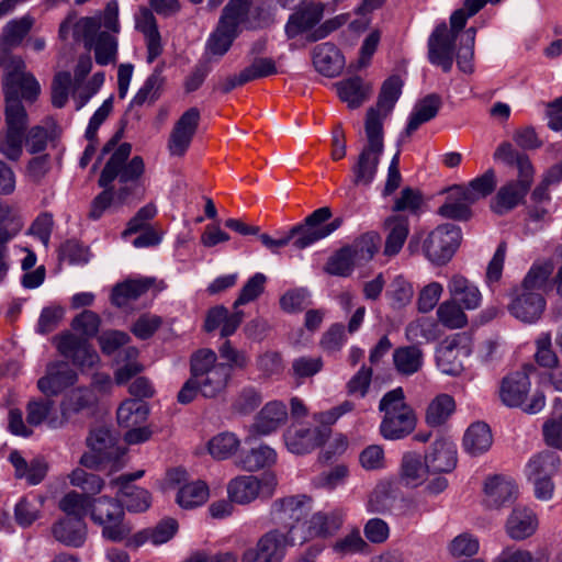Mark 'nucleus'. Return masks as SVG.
<instances>
[{
  "label": "nucleus",
  "instance_id": "63",
  "mask_svg": "<svg viewBox=\"0 0 562 562\" xmlns=\"http://www.w3.org/2000/svg\"><path fill=\"white\" fill-rule=\"evenodd\" d=\"M476 31L474 27H469L461 40L459 50L457 53V65L464 74H472L474 70V44Z\"/></svg>",
  "mask_w": 562,
  "mask_h": 562
},
{
  "label": "nucleus",
  "instance_id": "27",
  "mask_svg": "<svg viewBox=\"0 0 562 562\" xmlns=\"http://www.w3.org/2000/svg\"><path fill=\"white\" fill-rule=\"evenodd\" d=\"M327 438L326 430L319 428L289 429L284 434L285 446L292 453L305 454L323 445Z\"/></svg>",
  "mask_w": 562,
  "mask_h": 562
},
{
  "label": "nucleus",
  "instance_id": "5",
  "mask_svg": "<svg viewBox=\"0 0 562 562\" xmlns=\"http://www.w3.org/2000/svg\"><path fill=\"white\" fill-rule=\"evenodd\" d=\"M379 409L384 413L380 425L383 438L400 440L414 431L417 417L411 405L405 402L402 387L386 392L379 403Z\"/></svg>",
  "mask_w": 562,
  "mask_h": 562
},
{
  "label": "nucleus",
  "instance_id": "2",
  "mask_svg": "<svg viewBox=\"0 0 562 562\" xmlns=\"http://www.w3.org/2000/svg\"><path fill=\"white\" fill-rule=\"evenodd\" d=\"M493 158L507 166H515L518 170V179L501 187L492 201L493 212L504 215L524 201L532 184L535 169L529 157L517 151L508 142L502 143L496 148Z\"/></svg>",
  "mask_w": 562,
  "mask_h": 562
},
{
  "label": "nucleus",
  "instance_id": "22",
  "mask_svg": "<svg viewBox=\"0 0 562 562\" xmlns=\"http://www.w3.org/2000/svg\"><path fill=\"white\" fill-rule=\"evenodd\" d=\"M76 381L77 373L70 366L67 362L57 361L47 366L46 374L37 381V387L46 396H53L74 385Z\"/></svg>",
  "mask_w": 562,
  "mask_h": 562
},
{
  "label": "nucleus",
  "instance_id": "53",
  "mask_svg": "<svg viewBox=\"0 0 562 562\" xmlns=\"http://www.w3.org/2000/svg\"><path fill=\"white\" fill-rule=\"evenodd\" d=\"M277 460L276 451L269 446L262 445L252 448L239 458V465L247 471H257L273 464Z\"/></svg>",
  "mask_w": 562,
  "mask_h": 562
},
{
  "label": "nucleus",
  "instance_id": "57",
  "mask_svg": "<svg viewBox=\"0 0 562 562\" xmlns=\"http://www.w3.org/2000/svg\"><path fill=\"white\" fill-rule=\"evenodd\" d=\"M560 467V458L555 452L544 451L537 454L527 465L528 477H551Z\"/></svg>",
  "mask_w": 562,
  "mask_h": 562
},
{
  "label": "nucleus",
  "instance_id": "51",
  "mask_svg": "<svg viewBox=\"0 0 562 562\" xmlns=\"http://www.w3.org/2000/svg\"><path fill=\"white\" fill-rule=\"evenodd\" d=\"M149 413L148 405L138 400H126L116 412L117 422L121 426L133 427L146 420Z\"/></svg>",
  "mask_w": 562,
  "mask_h": 562
},
{
  "label": "nucleus",
  "instance_id": "25",
  "mask_svg": "<svg viewBox=\"0 0 562 562\" xmlns=\"http://www.w3.org/2000/svg\"><path fill=\"white\" fill-rule=\"evenodd\" d=\"M94 402L95 397L92 391L81 387L72 390L60 404V417L50 419V429L65 427L74 415L89 408Z\"/></svg>",
  "mask_w": 562,
  "mask_h": 562
},
{
  "label": "nucleus",
  "instance_id": "30",
  "mask_svg": "<svg viewBox=\"0 0 562 562\" xmlns=\"http://www.w3.org/2000/svg\"><path fill=\"white\" fill-rule=\"evenodd\" d=\"M243 319V311L234 310L229 313L225 306L216 305L207 311L204 329L211 333L221 327V337L226 338L237 330Z\"/></svg>",
  "mask_w": 562,
  "mask_h": 562
},
{
  "label": "nucleus",
  "instance_id": "52",
  "mask_svg": "<svg viewBox=\"0 0 562 562\" xmlns=\"http://www.w3.org/2000/svg\"><path fill=\"white\" fill-rule=\"evenodd\" d=\"M553 270L554 263L552 260L548 259L537 261L531 266L530 270L524 278L520 286L518 288L526 291L540 292V290H542L543 286L546 285Z\"/></svg>",
  "mask_w": 562,
  "mask_h": 562
},
{
  "label": "nucleus",
  "instance_id": "9",
  "mask_svg": "<svg viewBox=\"0 0 562 562\" xmlns=\"http://www.w3.org/2000/svg\"><path fill=\"white\" fill-rule=\"evenodd\" d=\"M91 520L102 527V537L112 542H122L130 537L133 527L125 520L121 499L109 496L94 498Z\"/></svg>",
  "mask_w": 562,
  "mask_h": 562
},
{
  "label": "nucleus",
  "instance_id": "24",
  "mask_svg": "<svg viewBox=\"0 0 562 562\" xmlns=\"http://www.w3.org/2000/svg\"><path fill=\"white\" fill-rule=\"evenodd\" d=\"M425 459L429 473H449L458 462L457 448L447 439L435 440L425 454Z\"/></svg>",
  "mask_w": 562,
  "mask_h": 562
},
{
  "label": "nucleus",
  "instance_id": "35",
  "mask_svg": "<svg viewBox=\"0 0 562 562\" xmlns=\"http://www.w3.org/2000/svg\"><path fill=\"white\" fill-rule=\"evenodd\" d=\"M442 105L441 97L437 93H429L420 99L414 106L404 134L408 137L418 127L435 119Z\"/></svg>",
  "mask_w": 562,
  "mask_h": 562
},
{
  "label": "nucleus",
  "instance_id": "64",
  "mask_svg": "<svg viewBox=\"0 0 562 562\" xmlns=\"http://www.w3.org/2000/svg\"><path fill=\"white\" fill-rule=\"evenodd\" d=\"M87 445L93 452L101 453L110 460L114 456L115 438L106 428H97L92 430L87 438Z\"/></svg>",
  "mask_w": 562,
  "mask_h": 562
},
{
  "label": "nucleus",
  "instance_id": "3",
  "mask_svg": "<svg viewBox=\"0 0 562 562\" xmlns=\"http://www.w3.org/2000/svg\"><path fill=\"white\" fill-rule=\"evenodd\" d=\"M15 87L10 85L4 93V127L0 132V155L10 161H19L22 157L29 127V115L21 101L23 98L16 93Z\"/></svg>",
  "mask_w": 562,
  "mask_h": 562
},
{
  "label": "nucleus",
  "instance_id": "21",
  "mask_svg": "<svg viewBox=\"0 0 562 562\" xmlns=\"http://www.w3.org/2000/svg\"><path fill=\"white\" fill-rule=\"evenodd\" d=\"M57 339V349L66 358L79 368L90 369L99 362V356L82 337L71 333H65Z\"/></svg>",
  "mask_w": 562,
  "mask_h": 562
},
{
  "label": "nucleus",
  "instance_id": "20",
  "mask_svg": "<svg viewBox=\"0 0 562 562\" xmlns=\"http://www.w3.org/2000/svg\"><path fill=\"white\" fill-rule=\"evenodd\" d=\"M201 114L198 108L188 109L175 123L168 140L171 156L182 157L195 135Z\"/></svg>",
  "mask_w": 562,
  "mask_h": 562
},
{
  "label": "nucleus",
  "instance_id": "26",
  "mask_svg": "<svg viewBox=\"0 0 562 562\" xmlns=\"http://www.w3.org/2000/svg\"><path fill=\"white\" fill-rule=\"evenodd\" d=\"M288 420V409L280 401L268 402L257 414L251 430L260 436L274 432Z\"/></svg>",
  "mask_w": 562,
  "mask_h": 562
},
{
  "label": "nucleus",
  "instance_id": "40",
  "mask_svg": "<svg viewBox=\"0 0 562 562\" xmlns=\"http://www.w3.org/2000/svg\"><path fill=\"white\" fill-rule=\"evenodd\" d=\"M153 284L154 280L150 278L126 280L119 283L112 290V303L119 307H123L131 301H135L145 294Z\"/></svg>",
  "mask_w": 562,
  "mask_h": 562
},
{
  "label": "nucleus",
  "instance_id": "46",
  "mask_svg": "<svg viewBox=\"0 0 562 562\" xmlns=\"http://www.w3.org/2000/svg\"><path fill=\"white\" fill-rule=\"evenodd\" d=\"M456 409V403L451 395L439 394L429 404L426 411V423L431 427L445 424Z\"/></svg>",
  "mask_w": 562,
  "mask_h": 562
},
{
  "label": "nucleus",
  "instance_id": "11",
  "mask_svg": "<svg viewBox=\"0 0 562 562\" xmlns=\"http://www.w3.org/2000/svg\"><path fill=\"white\" fill-rule=\"evenodd\" d=\"M0 65L3 66L8 74L3 79V92L10 85L16 86V93L29 102H34L40 94L41 87L33 75L25 72V64L21 57L13 56L10 52H0Z\"/></svg>",
  "mask_w": 562,
  "mask_h": 562
},
{
  "label": "nucleus",
  "instance_id": "7",
  "mask_svg": "<svg viewBox=\"0 0 562 562\" xmlns=\"http://www.w3.org/2000/svg\"><path fill=\"white\" fill-rule=\"evenodd\" d=\"M364 131L367 144L351 167V181L356 187H369L373 182L384 150V131L380 121L373 116V111L370 112L369 120H366Z\"/></svg>",
  "mask_w": 562,
  "mask_h": 562
},
{
  "label": "nucleus",
  "instance_id": "49",
  "mask_svg": "<svg viewBox=\"0 0 562 562\" xmlns=\"http://www.w3.org/2000/svg\"><path fill=\"white\" fill-rule=\"evenodd\" d=\"M381 245V236L376 232H367L347 245L358 265L370 261L378 252Z\"/></svg>",
  "mask_w": 562,
  "mask_h": 562
},
{
  "label": "nucleus",
  "instance_id": "56",
  "mask_svg": "<svg viewBox=\"0 0 562 562\" xmlns=\"http://www.w3.org/2000/svg\"><path fill=\"white\" fill-rule=\"evenodd\" d=\"M358 263L347 246L335 251L327 260L324 271L331 276L349 277Z\"/></svg>",
  "mask_w": 562,
  "mask_h": 562
},
{
  "label": "nucleus",
  "instance_id": "48",
  "mask_svg": "<svg viewBox=\"0 0 562 562\" xmlns=\"http://www.w3.org/2000/svg\"><path fill=\"white\" fill-rule=\"evenodd\" d=\"M94 497L71 491L59 501V508L71 519L85 520L88 512L91 513Z\"/></svg>",
  "mask_w": 562,
  "mask_h": 562
},
{
  "label": "nucleus",
  "instance_id": "36",
  "mask_svg": "<svg viewBox=\"0 0 562 562\" xmlns=\"http://www.w3.org/2000/svg\"><path fill=\"white\" fill-rule=\"evenodd\" d=\"M136 29L145 36L147 61L151 64L162 53L161 36L151 11L144 9L136 20Z\"/></svg>",
  "mask_w": 562,
  "mask_h": 562
},
{
  "label": "nucleus",
  "instance_id": "15",
  "mask_svg": "<svg viewBox=\"0 0 562 562\" xmlns=\"http://www.w3.org/2000/svg\"><path fill=\"white\" fill-rule=\"evenodd\" d=\"M313 509L312 497L301 494L276 499L271 506V518L277 525L292 530Z\"/></svg>",
  "mask_w": 562,
  "mask_h": 562
},
{
  "label": "nucleus",
  "instance_id": "4",
  "mask_svg": "<svg viewBox=\"0 0 562 562\" xmlns=\"http://www.w3.org/2000/svg\"><path fill=\"white\" fill-rule=\"evenodd\" d=\"M460 241V227L446 223L437 226L425 238L422 233H415L408 241L407 250L411 255H416L422 250L431 263L442 266L451 260Z\"/></svg>",
  "mask_w": 562,
  "mask_h": 562
},
{
  "label": "nucleus",
  "instance_id": "14",
  "mask_svg": "<svg viewBox=\"0 0 562 562\" xmlns=\"http://www.w3.org/2000/svg\"><path fill=\"white\" fill-rule=\"evenodd\" d=\"M330 217V207L323 206L315 210L301 223L303 236L293 240V247L304 249L337 231L342 225L344 218L339 216L326 224Z\"/></svg>",
  "mask_w": 562,
  "mask_h": 562
},
{
  "label": "nucleus",
  "instance_id": "44",
  "mask_svg": "<svg viewBox=\"0 0 562 562\" xmlns=\"http://www.w3.org/2000/svg\"><path fill=\"white\" fill-rule=\"evenodd\" d=\"M33 22V19L27 15L10 21L0 36V52H10L13 47L19 46L31 31Z\"/></svg>",
  "mask_w": 562,
  "mask_h": 562
},
{
  "label": "nucleus",
  "instance_id": "19",
  "mask_svg": "<svg viewBox=\"0 0 562 562\" xmlns=\"http://www.w3.org/2000/svg\"><path fill=\"white\" fill-rule=\"evenodd\" d=\"M510 297L508 311L515 318L526 324H533L541 318L546 310V300L541 292L516 288Z\"/></svg>",
  "mask_w": 562,
  "mask_h": 562
},
{
  "label": "nucleus",
  "instance_id": "31",
  "mask_svg": "<svg viewBox=\"0 0 562 562\" xmlns=\"http://www.w3.org/2000/svg\"><path fill=\"white\" fill-rule=\"evenodd\" d=\"M402 86L403 82L398 76L387 78L382 85L375 106L368 110L366 120H369L370 112L373 111V116L380 121L383 127L384 120L392 112L402 93Z\"/></svg>",
  "mask_w": 562,
  "mask_h": 562
},
{
  "label": "nucleus",
  "instance_id": "43",
  "mask_svg": "<svg viewBox=\"0 0 562 562\" xmlns=\"http://www.w3.org/2000/svg\"><path fill=\"white\" fill-rule=\"evenodd\" d=\"M448 290L467 310H474L481 304L482 296L479 289L463 276H453L449 281Z\"/></svg>",
  "mask_w": 562,
  "mask_h": 562
},
{
  "label": "nucleus",
  "instance_id": "54",
  "mask_svg": "<svg viewBox=\"0 0 562 562\" xmlns=\"http://www.w3.org/2000/svg\"><path fill=\"white\" fill-rule=\"evenodd\" d=\"M117 497L131 513H143L150 507L151 497L147 490L138 486L119 487Z\"/></svg>",
  "mask_w": 562,
  "mask_h": 562
},
{
  "label": "nucleus",
  "instance_id": "18",
  "mask_svg": "<svg viewBox=\"0 0 562 562\" xmlns=\"http://www.w3.org/2000/svg\"><path fill=\"white\" fill-rule=\"evenodd\" d=\"M286 547V536L278 529L259 538L255 547L246 549L241 562H281Z\"/></svg>",
  "mask_w": 562,
  "mask_h": 562
},
{
  "label": "nucleus",
  "instance_id": "6",
  "mask_svg": "<svg viewBox=\"0 0 562 562\" xmlns=\"http://www.w3.org/2000/svg\"><path fill=\"white\" fill-rule=\"evenodd\" d=\"M190 373L205 398H215L224 393L232 378L229 367L218 362L217 355L211 349H200L191 356Z\"/></svg>",
  "mask_w": 562,
  "mask_h": 562
},
{
  "label": "nucleus",
  "instance_id": "39",
  "mask_svg": "<svg viewBox=\"0 0 562 562\" xmlns=\"http://www.w3.org/2000/svg\"><path fill=\"white\" fill-rule=\"evenodd\" d=\"M429 473L425 457L417 452L408 451L402 457L400 477L406 486L420 485Z\"/></svg>",
  "mask_w": 562,
  "mask_h": 562
},
{
  "label": "nucleus",
  "instance_id": "60",
  "mask_svg": "<svg viewBox=\"0 0 562 562\" xmlns=\"http://www.w3.org/2000/svg\"><path fill=\"white\" fill-rule=\"evenodd\" d=\"M240 441L233 432H221L209 441V452L214 459L231 458L239 448Z\"/></svg>",
  "mask_w": 562,
  "mask_h": 562
},
{
  "label": "nucleus",
  "instance_id": "10",
  "mask_svg": "<svg viewBox=\"0 0 562 562\" xmlns=\"http://www.w3.org/2000/svg\"><path fill=\"white\" fill-rule=\"evenodd\" d=\"M74 37L93 49L95 63L106 66L116 61L119 42L115 34L100 31V19H79L74 24Z\"/></svg>",
  "mask_w": 562,
  "mask_h": 562
},
{
  "label": "nucleus",
  "instance_id": "13",
  "mask_svg": "<svg viewBox=\"0 0 562 562\" xmlns=\"http://www.w3.org/2000/svg\"><path fill=\"white\" fill-rule=\"evenodd\" d=\"M277 485V479L272 474L240 475L233 479L227 485V493L232 502L248 504L258 496L270 497Z\"/></svg>",
  "mask_w": 562,
  "mask_h": 562
},
{
  "label": "nucleus",
  "instance_id": "41",
  "mask_svg": "<svg viewBox=\"0 0 562 562\" xmlns=\"http://www.w3.org/2000/svg\"><path fill=\"white\" fill-rule=\"evenodd\" d=\"M493 443L491 429L485 423H474L465 431L463 437L464 450L473 456L486 452Z\"/></svg>",
  "mask_w": 562,
  "mask_h": 562
},
{
  "label": "nucleus",
  "instance_id": "47",
  "mask_svg": "<svg viewBox=\"0 0 562 562\" xmlns=\"http://www.w3.org/2000/svg\"><path fill=\"white\" fill-rule=\"evenodd\" d=\"M496 187V176L493 169L486 170L482 176L473 179L467 188H458V191L463 194V199L470 203H475L477 200L490 195Z\"/></svg>",
  "mask_w": 562,
  "mask_h": 562
},
{
  "label": "nucleus",
  "instance_id": "17",
  "mask_svg": "<svg viewBox=\"0 0 562 562\" xmlns=\"http://www.w3.org/2000/svg\"><path fill=\"white\" fill-rule=\"evenodd\" d=\"M457 34L446 23L439 24L428 38V59L449 72L453 65Z\"/></svg>",
  "mask_w": 562,
  "mask_h": 562
},
{
  "label": "nucleus",
  "instance_id": "59",
  "mask_svg": "<svg viewBox=\"0 0 562 562\" xmlns=\"http://www.w3.org/2000/svg\"><path fill=\"white\" fill-rule=\"evenodd\" d=\"M456 196L450 194L447 201L439 207L438 213L446 218L456 221H468L472 216L470 203L463 199V194L456 188Z\"/></svg>",
  "mask_w": 562,
  "mask_h": 562
},
{
  "label": "nucleus",
  "instance_id": "45",
  "mask_svg": "<svg viewBox=\"0 0 562 562\" xmlns=\"http://www.w3.org/2000/svg\"><path fill=\"white\" fill-rule=\"evenodd\" d=\"M25 411L26 423L32 427H37L46 423L47 427L50 428V419L60 417V414H57L55 411V402L47 397L30 400Z\"/></svg>",
  "mask_w": 562,
  "mask_h": 562
},
{
  "label": "nucleus",
  "instance_id": "8",
  "mask_svg": "<svg viewBox=\"0 0 562 562\" xmlns=\"http://www.w3.org/2000/svg\"><path fill=\"white\" fill-rule=\"evenodd\" d=\"M536 371L531 363H525L519 370L505 375L499 385V398L507 407H522L524 412L528 414H536L540 412L546 404L544 395L536 392L528 404L526 403L530 392V374Z\"/></svg>",
  "mask_w": 562,
  "mask_h": 562
},
{
  "label": "nucleus",
  "instance_id": "34",
  "mask_svg": "<svg viewBox=\"0 0 562 562\" xmlns=\"http://www.w3.org/2000/svg\"><path fill=\"white\" fill-rule=\"evenodd\" d=\"M313 64L319 74L335 77L344 68V57L334 44L323 43L313 50Z\"/></svg>",
  "mask_w": 562,
  "mask_h": 562
},
{
  "label": "nucleus",
  "instance_id": "50",
  "mask_svg": "<svg viewBox=\"0 0 562 562\" xmlns=\"http://www.w3.org/2000/svg\"><path fill=\"white\" fill-rule=\"evenodd\" d=\"M239 33L240 31H236V29H233L218 20L215 30L207 41V50L212 55H225L229 50L233 42L237 38Z\"/></svg>",
  "mask_w": 562,
  "mask_h": 562
},
{
  "label": "nucleus",
  "instance_id": "55",
  "mask_svg": "<svg viewBox=\"0 0 562 562\" xmlns=\"http://www.w3.org/2000/svg\"><path fill=\"white\" fill-rule=\"evenodd\" d=\"M397 502V495L390 483H380L373 490L368 507L369 510L376 514H387L394 508Z\"/></svg>",
  "mask_w": 562,
  "mask_h": 562
},
{
  "label": "nucleus",
  "instance_id": "23",
  "mask_svg": "<svg viewBox=\"0 0 562 562\" xmlns=\"http://www.w3.org/2000/svg\"><path fill=\"white\" fill-rule=\"evenodd\" d=\"M484 492L485 505L490 508L499 509L515 502L518 488L513 480L495 475L485 482Z\"/></svg>",
  "mask_w": 562,
  "mask_h": 562
},
{
  "label": "nucleus",
  "instance_id": "58",
  "mask_svg": "<svg viewBox=\"0 0 562 562\" xmlns=\"http://www.w3.org/2000/svg\"><path fill=\"white\" fill-rule=\"evenodd\" d=\"M207 498L209 488L206 484L201 481L183 485L177 494L178 504L187 509L203 505Z\"/></svg>",
  "mask_w": 562,
  "mask_h": 562
},
{
  "label": "nucleus",
  "instance_id": "29",
  "mask_svg": "<svg viewBox=\"0 0 562 562\" xmlns=\"http://www.w3.org/2000/svg\"><path fill=\"white\" fill-rule=\"evenodd\" d=\"M324 5L308 2L296 12L292 13L285 25V34L289 38L312 30L323 18Z\"/></svg>",
  "mask_w": 562,
  "mask_h": 562
},
{
  "label": "nucleus",
  "instance_id": "37",
  "mask_svg": "<svg viewBox=\"0 0 562 562\" xmlns=\"http://www.w3.org/2000/svg\"><path fill=\"white\" fill-rule=\"evenodd\" d=\"M55 539L66 546L79 548L87 538V525L85 520L66 517L55 522L52 527Z\"/></svg>",
  "mask_w": 562,
  "mask_h": 562
},
{
  "label": "nucleus",
  "instance_id": "28",
  "mask_svg": "<svg viewBox=\"0 0 562 562\" xmlns=\"http://www.w3.org/2000/svg\"><path fill=\"white\" fill-rule=\"evenodd\" d=\"M339 99L347 103L349 109H358L367 102L372 94V86L360 76H352L335 83Z\"/></svg>",
  "mask_w": 562,
  "mask_h": 562
},
{
  "label": "nucleus",
  "instance_id": "62",
  "mask_svg": "<svg viewBox=\"0 0 562 562\" xmlns=\"http://www.w3.org/2000/svg\"><path fill=\"white\" fill-rule=\"evenodd\" d=\"M439 322L449 329L462 328L467 325L468 318L461 306L456 301H445L437 310Z\"/></svg>",
  "mask_w": 562,
  "mask_h": 562
},
{
  "label": "nucleus",
  "instance_id": "1",
  "mask_svg": "<svg viewBox=\"0 0 562 562\" xmlns=\"http://www.w3.org/2000/svg\"><path fill=\"white\" fill-rule=\"evenodd\" d=\"M131 153L132 145L130 143H122L112 153L98 179L100 188H108L112 186L114 180H117L119 188L115 196L122 204L139 202L146 193L144 159L140 156H134L128 160Z\"/></svg>",
  "mask_w": 562,
  "mask_h": 562
},
{
  "label": "nucleus",
  "instance_id": "16",
  "mask_svg": "<svg viewBox=\"0 0 562 562\" xmlns=\"http://www.w3.org/2000/svg\"><path fill=\"white\" fill-rule=\"evenodd\" d=\"M465 334H454L443 339L436 350L438 369L448 375H459L463 370V360L469 356Z\"/></svg>",
  "mask_w": 562,
  "mask_h": 562
},
{
  "label": "nucleus",
  "instance_id": "61",
  "mask_svg": "<svg viewBox=\"0 0 562 562\" xmlns=\"http://www.w3.org/2000/svg\"><path fill=\"white\" fill-rule=\"evenodd\" d=\"M69 481L72 486L80 488L88 496L93 497L104 487V481L95 473L87 472L82 468L75 469L69 474Z\"/></svg>",
  "mask_w": 562,
  "mask_h": 562
},
{
  "label": "nucleus",
  "instance_id": "32",
  "mask_svg": "<svg viewBox=\"0 0 562 562\" xmlns=\"http://www.w3.org/2000/svg\"><path fill=\"white\" fill-rule=\"evenodd\" d=\"M386 232L383 255L396 256L403 248L409 233V221L405 215H391L384 221Z\"/></svg>",
  "mask_w": 562,
  "mask_h": 562
},
{
  "label": "nucleus",
  "instance_id": "33",
  "mask_svg": "<svg viewBox=\"0 0 562 562\" xmlns=\"http://www.w3.org/2000/svg\"><path fill=\"white\" fill-rule=\"evenodd\" d=\"M538 520L535 513L526 507H515L506 521V532L514 540H524L535 533Z\"/></svg>",
  "mask_w": 562,
  "mask_h": 562
},
{
  "label": "nucleus",
  "instance_id": "42",
  "mask_svg": "<svg viewBox=\"0 0 562 562\" xmlns=\"http://www.w3.org/2000/svg\"><path fill=\"white\" fill-rule=\"evenodd\" d=\"M424 362L423 350L415 346L398 347L393 352V363L402 375H412L418 372Z\"/></svg>",
  "mask_w": 562,
  "mask_h": 562
},
{
  "label": "nucleus",
  "instance_id": "12",
  "mask_svg": "<svg viewBox=\"0 0 562 562\" xmlns=\"http://www.w3.org/2000/svg\"><path fill=\"white\" fill-rule=\"evenodd\" d=\"M254 0H229L223 8L220 21L226 25L240 31V25L248 29H258L269 25L272 22L271 14L265 3L254 8V20H249V13Z\"/></svg>",
  "mask_w": 562,
  "mask_h": 562
},
{
  "label": "nucleus",
  "instance_id": "38",
  "mask_svg": "<svg viewBox=\"0 0 562 562\" xmlns=\"http://www.w3.org/2000/svg\"><path fill=\"white\" fill-rule=\"evenodd\" d=\"M342 525V515L339 512H317L307 521V538H327L336 533Z\"/></svg>",
  "mask_w": 562,
  "mask_h": 562
}]
</instances>
